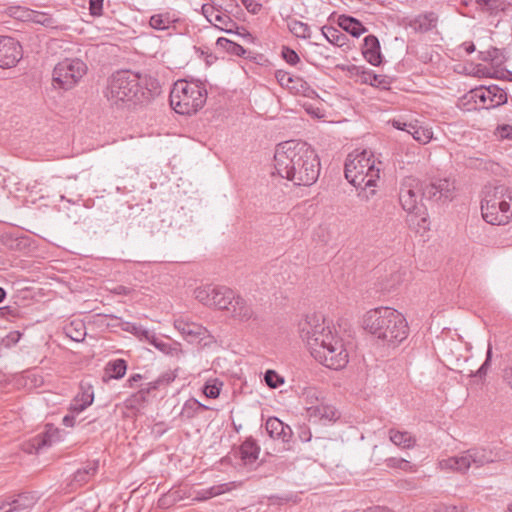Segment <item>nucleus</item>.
Masks as SVG:
<instances>
[{
  "mask_svg": "<svg viewBox=\"0 0 512 512\" xmlns=\"http://www.w3.org/2000/svg\"><path fill=\"white\" fill-rule=\"evenodd\" d=\"M299 334L314 359L324 366L340 370L348 364L349 355L344 340L322 316L307 315L299 322Z\"/></svg>",
  "mask_w": 512,
  "mask_h": 512,
  "instance_id": "f257e3e1",
  "label": "nucleus"
},
{
  "mask_svg": "<svg viewBox=\"0 0 512 512\" xmlns=\"http://www.w3.org/2000/svg\"><path fill=\"white\" fill-rule=\"evenodd\" d=\"M274 167L277 174L297 186H311L320 174V160L306 142L290 140L276 146Z\"/></svg>",
  "mask_w": 512,
  "mask_h": 512,
  "instance_id": "f03ea898",
  "label": "nucleus"
},
{
  "mask_svg": "<svg viewBox=\"0 0 512 512\" xmlns=\"http://www.w3.org/2000/svg\"><path fill=\"white\" fill-rule=\"evenodd\" d=\"M362 323L364 329L382 346L395 348L409 335L406 318L390 307H378L367 311Z\"/></svg>",
  "mask_w": 512,
  "mask_h": 512,
  "instance_id": "7ed1b4c3",
  "label": "nucleus"
},
{
  "mask_svg": "<svg viewBox=\"0 0 512 512\" xmlns=\"http://www.w3.org/2000/svg\"><path fill=\"white\" fill-rule=\"evenodd\" d=\"M344 173L348 182L358 189L361 200L369 201L375 196L380 168L376 166L372 152L362 150L348 154Z\"/></svg>",
  "mask_w": 512,
  "mask_h": 512,
  "instance_id": "20e7f679",
  "label": "nucleus"
},
{
  "mask_svg": "<svg viewBox=\"0 0 512 512\" xmlns=\"http://www.w3.org/2000/svg\"><path fill=\"white\" fill-rule=\"evenodd\" d=\"M105 96L111 105L142 104L149 101L151 91L138 73L121 70L110 77Z\"/></svg>",
  "mask_w": 512,
  "mask_h": 512,
  "instance_id": "39448f33",
  "label": "nucleus"
},
{
  "mask_svg": "<svg viewBox=\"0 0 512 512\" xmlns=\"http://www.w3.org/2000/svg\"><path fill=\"white\" fill-rule=\"evenodd\" d=\"M169 98L170 106L176 113L192 115L205 105L207 89L200 80L181 79L174 83Z\"/></svg>",
  "mask_w": 512,
  "mask_h": 512,
  "instance_id": "423d86ee",
  "label": "nucleus"
},
{
  "mask_svg": "<svg viewBox=\"0 0 512 512\" xmlns=\"http://www.w3.org/2000/svg\"><path fill=\"white\" fill-rule=\"evenodd\" d=\"M483 219L491 225H506L512 220V188L497 185L481 201Z\"/></svg>",
  "mask_w": 512,
  "mask_h": 512,
  "instance_id": "0eeeda50",
  "label": "nucleus"
},
{
  "mask_svg": "<svg viewBox=\"0 0 512 512\" xmlns=\"http://www.w3.org/2000/svg\"><path fill=\"white\" fill-rule=\"evenodd\" d=\"M501 459L498 451L485 446H475L458 455L441 460L439 467L442 470L465 473L471 467L478 469Z\"/></svg>",
  "mask_w": 512,
  "mask_h": 512,
  "instance_id": "6e6552de",
  "label": "nucleus"
},
{
  "mask_svg": "<svg viewBox=\"0 0 512 512\" xmlns=\"http://www.w3.org/2000/svg\"><path fill=\"white\" fill-rule=\"evenodd\" d=\"M507 102V93L497 85L470 90L460 99V106L466 110L491 109Z\"/></svg>",
  "mask_w": 512,
  "mask_h": 512,
  "instance_id": "1a4fd4ad",
  "label": "nucleus"
},
{
  "mask_svg": "<svg viewBox=\"0 0 512 512\" xmlns=\"http://www.w3.org/2000/svg\"><path fill=\"white\" fill-rule=\"evenodd\" d=\"M86 72L87 66L82 60L66 58L53 69V85L63 90H70L77 85Z\"/></svg>",
  "mask_w": 512,
  "mask_h": 512,
  "instance_id": "9d476101",
  "label": "nucleus"
},
{
  "mask_svg": "<svg viewBox=\"0 0 512 512\" xmlns=\"http://www.w3.org/2000/svg\"><path fill=\"white\" fill-rule=\"evenodd\" d=\"M421 190L422 184L416 178L407 177L401 183L399 201L402 208L409 214L421 215Z\"/></svg>",
  "mask_w": 512,
  "mask_h": 512,
  "instance_id": "9b49d317",
  "label": "nucleus"
},
{
  "mask_svg": "<svg viewBox=\"0 0 512 512\" xmlns=\"http://www.w3.org/2000/svg\"><path fill=\"white\" fill-rule=\"evenodd\" d=\"M227 312L230 318L239 323L258 321V314L252 303L236 293L234 294V299L231 301Z\"/></svg>",
  "mask_w": 512,
  "mask_h": 512,
  "instance_id": "f8f14e48",
  "label": "nucleus"
},
{
  "mask_svg": "<svg viewBox=\"0 0 512 512\" xmlns=\"http://www.w3.org/2000/svg\"><path fill=\"white\" fill-rule=\"evenodd\" d=\"M22 58V48L16 40L8 36L0 37V68L14 67Z\"/></svg>",
  "mask_w": 512,
  "mask_h": 512,
  "instance_id": "ddd939ff",
  "label": "nucleus"
},
{
  "mask_svg": "<svg viewBox=\"0 0 512 512\" xmlns=\"http://www.w3.org/2000/svg\"><path fill=\"white\" fill-rule=\"evenodd\" d=\"M174 327L190 343L200 344L210 337L209 331L204 326L190 322L182 317L174 320Z\"/></svg>",
  "mask_w": 512,
  "mask_h": 512,
  "instance_id": "4468645a",
  "label": "nucleus"
},
{
  "mask_svg": "<svg viewBox=\"0 0 512 512\" xmlns=\"http://www.w3.org/2000/svg\"><path fill=\"white\" fill-rule=\"evenodd\" d=\"M201 10L205 18L216 28L226 33H233L234 28H237L236 22L229 15L215 8L212 4H203Z\"/></svg>",
  "mask_w": 512,
  "mask_h": 512,
  "instance_id": "2eb2a0df",
  "label": "nucleus"
},
{
  "mask_svg": "<svg viewBox=\"0 0 512 512\" xmlns=\"http://www.w3.org/2000/svg\"><path fill=\"white\" fill-rule=\"evenodd\" d=\"M38 497L33 492H25L19 494L17 497H7L2 501L0 510L9 507L4 512H23L29 511L37 503Z\"/></svg>",
  "mask_w": 512,
  "mask_h": 512,
  "instance_id": "dca6fc26",
  "label": "nucleus"
},
{
  "mask_svg": "<svg viewBox=\"0 0 512 512\" xmlns=\"http://www.w3.org/2000/svg\"><path fill=\"white\" fill-rule=\"evenodd\" d=\"M265 428L269 436L273 439L281 440L283 443H289L293 436L291 427L282 422L277 417H269Z\"/></svg>",
  "mask_w": 512,
  "mask_h": 512,
  "instance_id": "f3484780",
  "label": "nucleus"
},
{
  "mask_svg": "<svg viewBox=\"0 0 512 512\" xmlns=\"http://www.w3.org/2000/svg\"><path fill=\"white\" fill-rule=\"evenodd\" d=\"M306 411L309 419H314L315 421L319 420L331 422L339 418V413L335 407L328 405L323 401L319 402L318 404L308 406Z\"/></svg>",
  "mask_w": 512,
  "mask_h": 512,
  "instance_id": "a211bd4d",
  "label": "nucleus"
},
{
  "mask_svg": "<svg viewBox=\"0 0 512 512\" xmlns=\"http://www.w3.org/2000/svg\"><path fill=\"white\" fill-rule=\"evenodd\" d=\"M362 55L373 66H379L382 63L380 42L375 35L364 38Z\"/></svg>",
  "mask_w": 512,
  "mask_h": 512,
  "instance_id": "6ab92c4d",
  "label": "nucleus"
},
{
  "mask_svg": "<svg viewBox=\"0 0 512 512\" xmlns=\"http://www.w3.org/2000/svg\"><path fill=\"white\" fill-rule=\"evenodd\" d=\"M176 377H177L176 371H168V372L162 374L156 381L149 383V388H147L146 390L141 389L136 394H134L128 400V402L130 403L129 406L133 407L134 403H136V402L138 403L140 401H145L146 394L151 389H156L161 384H169V383L173 382Z\"/></svg>",
  "mask_w": 512,
  "mask_h": 512,
  "instance_id": "aec40b11",
  "label": "nucleus"
},
{
  "mask_svg": "<svg viewBox=\"0 0 512 512\" xmlns=\"http://www.w3.org/2000/svg\"><path fill=\"white\" fill-rule=\"evenodd\" d=\"M235 487H236L235 482H228V483L214 485V486H211L206 489H201V490H198L195 492L193 501H196V502L206 501L213 497H216V496L222 495L226 492H229L232 489H234Z\"/></svg>",
  "mask_w": 512,
  "mask_h": 512,
  "instance_id": "412c9836",
  "label": "nucleus"
},
{
  "mask_svg": "<svg viewBox=\"0 0 512 512\" xmlns=\"http://www.w3.org/2000/svg\"><path fill=\"white\" fill-rule=\"evenodd\" d=\"M213 308L218 310H226L228 309L231 301L234 299L235 292L226 286H217L213 285Z\"/></svg>",
  "mask_w": 512,
  "mask_h": 512,
  "instance_id": "4be33fe9",
  "label": "nucleus"
},
{
  "mask_svg": "<svg viewBox=\"0 0 512 512\" xmlns=\"http://www.w3.org/2000/svg\"><path fill=\"white\" fill-rule=\"evenodd\" d=\"M260 447L252 438H247L239 448V456L243 464L253 465L259 457Z\"/></svg>",
  "mask_w": 512,
  "mask_h": 512,
  "instance_id": "5701e85b",
  "label": "nucleus"
},
{
  "mask_svg": "<svg viewBox=\"0 0 512 512\" xmlns=\"http://www.w3.org/2000/svg\"><path fill=\"white\" fill-rule=\"evenodd\" d=\"M337 24L353 37H359L367 31V28L356 18L348 15H340Z\"/></svg>",
  "mask_w": 512,
  "mask_h": 512,
  "instance_id": "b1692460",
  "label": "nucleus"
},
{
  "mask_svg": "<svg viewBox=\"0 0 512 512\" xmlns=\"http://www.w3.org/2000/svg\"><path fill=\"white\" fill-rule=\"evenodd\" d=\"M81 393L77 394L70 405L72 412L80 413L93 403L94 392L91 386L81 387Z\"/></svg>",
  "mask_w": 512,
  "mask_h": 512,
  "instance_id": "393cba45",
  "label": "nucleus"
},
{
  "mask_svg": "<svg viewBox=\"0 0 512 512\" xmlns=\"http://www.w3.org/2000/svg\"><path fill=\"white\" fill-rule=\"evenodd\" d=\"M389 438L393 444L404 449L413 448L416 439L407 431H399L396 429L389 430Z\"/></svg>",
  "mask_w": 512,
  "mask_h": 512,
  "instance_id": "a878e982",
  "label": "nucleus"
},
{
  "mask_svg": "<svg viewBox=\"0 0 512 512\" xmlns=\"http://www.w3.org/2000/svg\"><path fill=\"white\" fill-rule=\"evenodd\" d=\"M321 30H322L323 36L331 44H333L337 47H343L344 45H346L348 38L338 28L333 27V26H324V27H322Z\"/></svg>",
  "mask_w": 512,
  "mask_h": 512,
  "instance_id": "bb28decb",
  "label": "nucleus"
},
{
  "mask_svg": "<svg viewBox=\"0 0 512 512\" xmlns=\"http://www.w3.org/2000/svg\"><path fill=\"white\" fill-rule=\"evenodd\" d=\"M437 15L433 12L419 15L413 21V27L417 31L426 32L436 27Z\"/></svg>",
  "mask_w": 512,
  "mask_h": 512,
  "instance_id": "cd10ccee",
  "label": "nucleus"
},
{
  "mask_svg": "<svg viewBox=\"0 0 512 512\" xmlns=\"http://www.w3.org/2000/svg\"><path fill=\"white\" fill-rule=\"evenodd\" d=\"M289 91L295 95H302L308 98H313L316 95V91L308 82L299 76L293 78Z\"/></svg>",
  "mask_w": 512,
  "mask_h": 512,
  "instance_id": "c85d7f7f",
  "label": "nucleus"
},
{
  "mask_svg": "<svg viewBox=\"0 0 512 512\" xmlns=\"http://www.w3.org/2000/svg\"><path fill=\"white\" fill-rule=\"evenodd\" d=\"M127 370V363L124 359H116L107 363L105 372L109 378L120 379Z\"/></svg>",
  "mask_w": 512,
  "mask_h": 512,
  "instance_id": "c756f323",
  "label": "nucleus"
},
{
  "mask_svg": "<svg viewBox=\"0 0 512 512\" xmlns=\"http://www.w3.org/2000/svg\"><path fill=\"white\" fill-rule=\"evenodd\" d=\"M289 31L298 38L308 39L311 37V29L307 23L297 19H290L287 22Z\"/></svg>",
  "mask_w": 512,
  "mask_h": 512,
  "instance_id": "7c9ffc66",
  "label": "nucleus"
},
{
  "mask_svg": "<svg viewBox=\"0 0 512 512\" xmlns=\"http://www.w3.org/2000/svg\"><path fill=\"white\" fill-rule=\"evenodd\" d=\"M480 59L485 62H490L495 67H500L505 62L502 51L496 47H491L487 51L480 52Z\"/></svg>",
  "mask_w": 512,
  "mask_h": 512,
  "instance_id": "2f4dec72",
  "label": "nucleus"
},
{
  "mask_svg": "<svg viewBox=\"0 0 512 512\" xmlns=\"http://www.w3.org/2000/svg\"><path fill=\"white\" fill-rule=\"evenodd\" d=\"M65 333L73 341L80 342L84 340L86 336V328L83 322L72 321L65 327Z\"/></svg>",
  "mask_w": 512,
  "mask_h": 512,
  "instance_id": "473e14b6",
  "label": "nucleus"
},
{
  "mask_svg": "<svg viewBox=\"0 0 512 512\" xmlns=\"http://www.w3.org/2000/svg\"><path fill=\"white\" fill-rule=\"evenodd\" d=\"M409 134L422 144L428 143L433 135L431 129L418 125V122H415L413 126H409Z\"/></svg>",
  "mask_w": 512,
  "mask_h": 512,
  "instance_id": "72a5a7b5",
  "label": "nucleus"
},
{
  "mask_svg": "<svg viewBox=\"0 0 512 512\" xmlns=\"http://www.w3.org/2000/svg\"><path fill=\"white\" fill-rule=\"evenodd\" d=\"M216 45L218 48H221L226 52L236 56H242L246 52V50L241 45L224 37H219L216 41Z\"/></svg>",
  "mask_w": 512,
  "mask_h": 512,
  "instance_id": "f704fd0d",
  "label": "nucleus"
},
{
  "mask_svg": "<svg viewBox=\"0 0 512 512\" xmlns=\"http://www.w3.org/2000/svg\"><path fill=\"white\" fill-rule=\"evenodd\" d=\"M173 20L169 13L154 14L150 17L149 24L155 30H166L170 27Z\"/></svg>",
  "mask_w": 512,
  "mask_h": 512,
  "instance_id": "c9c22d12",
  "label": "nucleus"
},
{
  "mask_svg": "<svg viewBox=\"0 0 512 512\" xmlns=\"http://www.w3.org/2000/svg\"><path fill=\"white\" fill-rule=\"evenodd\" d=\"M439 190L438 199L443 201L451 200L455 189L454 183L448 179H439L436 181Z\"/></svg>",
  "mask_w": 512,
  "mask_h": 512,
  "instance_id": "e433bc0d",
  "label": "nucleus"
},
{
  "mask_svg": "<svg viewBox=\"0 0 512 512\" xmlns=\"http://www.w3.org/2000/svg\"><path fill=\"white\" fill-rule=\"evenodd\" d=\"M208 407L201 404L196 399H189L185 402L183 409H182V415L193 418L195 415H197L202 410H207Z\"/></svg>",
  "mask_w": 512,
  "mask_h": 512,
  "instance_id": "4c0bfd02",
  "label": "nucleus"
},
{
  "mask_svg": "<svg viewBox=\"0 0 512 512\" xmlns=\"http://www.w3.org/2000/svg\"><path fill=\"white\" fill-rule=\"evenodd\" d=\"M96 470H97L96 463L88 464L87 466H85L81 469H78L74 473V481L80 485L84 484L89 480L90 476H92L96 473Z\"/></svg>",
  "mask_w": 512,
  "mask_h": 512,
  "instance_id": "58836bf2",
  "label": "nucleus"
},
{
  "mask_svg": "<svg viewBox=\"0 0 512 512\" xmlns=\"http://www.w3.org/2000/svg\"><path fill=\"white\" fill-rule=\"evenodd\" d=\"M30 20L36 24L43 25L45 27H55V19L46 12L33 11L30 15Z\"/></svg>",
  "mask_w": 512,
  "mask_h": 512,
  "instance_id": "ea45409f",
  "label": "nucleus"
},
{
  "mask_svg": "<svg viewBox=\"0 0 512 512\" xmlns=\"http://www.w3.org/2000/svg\"><path fill=\"white\" fill-rule=\"evenodd\" d=\"M386 465L389 468H397L406 472H415V465L410 464L409 461L403 458L390 457L386 459Z\"/></svg>",
  "mask_w": 512,
  "mask_h": 512,
  "instance_id": "a19ab883",
  "label": "nucleus"
},
{
  "mask_svg": "<svg viewBox=\"0 0 512 512\" xmlns=\"http://www.w3.org/2000/svg\"><path fill=\"white\" fill-rule=\"evenodd\" d=\"M265 383L270 388H278L284 383V378L274 370H267L264 375Z\"/></svg>",
  "mask_w": 512,
  "mask_h": 512,
  "instance_id": "79ce46f5",
  "label": "nucleus"
},
{
  "mask_svg": "<svg viewBox=\"0 0 512 512\" xmlns=\"http://www.w3.org/2000/svg\"><path fill=\"white\" fill-rule=\"evenodd\" d=\"M212 288H213V285L197 287L194 290L195 299L198 300L204 306H206L207 300H209L208 299L209 293H213Z\"/></svg>",
  "mask_w": 512,
  "mask_h": 512,
  "instance_id": "37998d69",
  "label": "nucleus"
},
{
  "mask_svg": "<svg viewBox=\"0 0 512 512\" xmlns=\"http://www.w3.org/2000/svg\"><path fill=\"white\" fill-rule=\"evenodd\" d=\"M320 396L321 392L312 387L305 389L303 392V398L307 404H310V406L321 402L322 400L320 399Z\"/></svg>",
  "mask_w": 512,
  "mask_h": 512,
  "instance_id": "c03bdc74",
  "label": "nucleus"
},
{
  "mask_svg": "<svg viewBox=\"0 0 512 512\" xmlns=\"http://www.w3.org/2000/svg\"><path fill=\"white\" fill-rule=\"evenodd\" d=\"M439 190L437 188L436 181L430 182L429 184L425 185V187L422 186L421 195L422 197H425L427 199H433L436 201H440L441 199H438Z\"/></svg>",
  "mask_w": 512,
  "mask_h": 512,
  "instance_id": "a18cd8bd",
  "label": "nucleus"
},
{
  "mask_svg": "<svg viewBox=\"0 0 512 512\" xmlns=\"http://www.w3.org/2000/svg\"><path fill=\"white\" fill-rule=\"evenodd\" d=\"M275 77L278 81V83L282 86V87H285L287 88L288 90L290 89V86L293 82V78L295 77L294 75L290 74L289 72L287 71H284V70H277L275 72Z\"/></svg>",
  "mask_w": 512,
  "mask_h": 512,
  "instance_id": "49530a36",
  "label": "nucleus"
},
{
  "mask_svg": "<svg viewBox=\"0 0 512 512\" xmlns=\"http://www.w3.org/2000/svg\"><path fill=\"white\" fill-rule=\"evenodd\" d=\"M221 385V383H218L216 381L214 383L207 382L203 388V393L208 398L215 399L220 394Z\"/></svg>",
  "mask_w": 512,
  "mask_h": 512,
  "instance_id": "de8ad7c7",
  "label": "nucleus"
},
{
  "mask_svg": "<svg viewBox=\"0 0 512 512\" xmlns=\"http://www.w3.org/2000/svg\"><path fill=\"white\" fill-rule=\"evenodd\" d=\"M491 358H492V346H491V344H489L487 353H486V359H485L484 363L481 365V367L475 372L474 376H477L480 378L486 376L489 366H490V363H491Z\"/></svg>",
  "mask_w": 512,
  "mask_h": 512,
  "instance_id": "09e8293b",
  "label": "nucleus"
},
{
  "mask_svg": "<svg viewBox=\"0 0 512 512\" xmlns=\"http://www.w3.org/2000/svg\"><path fill=\"white\" fill-rule=\"evenodd\" d=\"M315 237L322 244H327L331 240V232L329 227L320 225L315 231Z\"/></svg>",
  "mask_w": 512,
  "mask_h": 512,
  "instance_id": "8fccbe9b",
  "label": "nucleus"
},
{
  "mask_svg": "<svg viewBox=\"0 0 512 512\" xmlns=\"http://www.w3.org/2000/svg\"><path fill=\"white\" fill-rule=\"evenodd\" d=\"M375 78V80H372L371 86L381 89H389L392 83V79L389 76L375 73Z\"/></svg>",
  "mask_w": 512,
  "mask_h": 512,
  "instance_id": "3c124183",
  "label": "nucleus"
},
{
  "mask_svg": "<svg viewBox=\"0 0 512 512\" xmlns=\"http://www.w3.org/2000/svg\"><path fill=\"white\" fill-rule=\"evenodd\" d=\"M282 56L284 60L290 65H295L300 61L298 54L293 49L288 47H283Z\"/></svg>",
  "mask_w": 512,
  "mask_h": 512,
  "instance_id": "603ef678",
  "label": "nucleus"
},
{
  "mask_svg": "<svg viewBox=\"0 0 512 512\" xmlns=\"http://www.w3.org/2000/svg\"><path fill=\"white\" fill-rule=\"evenodd\" d=\"M478 5L482 7L483 10L488 11L490 13H494L499 9L498 0H475Z\"/></svg>",
  "mask_w": 512,
  "mask_h": 512,
  "instance_id": "864d4df0",
  "label": "nucleus"
},
{
  "mask_svg": "<svg viewBox=\"0 0 512 512\" xmlns=\"http://www.w3.org/2000/svg\"><path fill=\"white\" fill-rule=\"evenodd\" d=\"M104 0H90L89 10L92 16L99 17L103 13Z\"/></svg>",
  "mask_w": 512,
  "mask_h": 512,
  "instance_id": "5fc2aeb1",
  "label": "nucleus"
},
{
  "mask_svg": "<svg viewBox=\"0 0 512 512\" xmlns=\"http://www.w3.org/2000/svg\"><path fill=\"white\" fill-rule=\"evenodd\" d=\"M241 3L252 14H257L262 8L256 0H241Z\"/></svg>",
  "mask_w": 512,
  "mask_h": 512,
  "instance_id": "6e6d98bb",
  "label": "nucleus"
},
{
  "mask_svg": "<svg viewBox=\"0 0 512 512\" xmlns=\"http://www.w3.org/2000/svg\"><path fill=\"white\" fill-rule=\"evenodd\" d=\"M375 79H376L375 73L370 69L364 68V70L362 71L361 76L359 78V81L362 84L371 85L372 80H375Z\"/></svg>",
  "mask_w": 512,
  "mask_h": 512,
  "instance_id": "4d7b16f0",
  "label": "nucleus"
},
{
  "mask_svg": "<svg viewBox=\"0 0 512 512\" xmlns=\"http://www.w3.org/2000/svg\"><path fill=\"white\" fill-rule=\"evenodd\" d=\"M150 343L153 344L160 351L169 354L171 352V346L168 343H165L155 336H152Z\"/></svg>",
  "mask_w": 512,
  "mask_h": 512,
  "instance_id": "13d9d810",
  "label": "nucleus"
},
{
  "mask_svg": "<svg viewBox=\"0 0 512 512\" xmlns=\"http://www.w3.org/2000/svg\"><path fill=\"white\" fill-rule=\"evenodd\" d=\"M364 66H358V65H348L346 67L342 66L341 69L347 71L351 76L358 77V79L361 76L362 71L364 70Z\"/></svg>",
  "mask_w": 512,
  "mask_h": 512,
  "instance_id": "bf43d9fd",
  "label": "nucleus"
},
{
  "mask_svg": "<svg viewBox=\"0 0 512 512\" xmlns=\"http://www.w3.org/2000/svg\"><path fill=\"white\" fill-rule=\"evenodd\" d=\"M78 414L79 413L77 412H72L71 409L69 408V414L65 415L62 419L63 425L66 427H73L75 425L76 415Z\"/></svg>",
  "mask_w": 512,
  "mask_h": 512,
  "instance_id": "052dcab7",
  "label": "nucleus"
},
{
  "mask_svg": "<svg viewBox=\"0 0 512 512\" xmlns=\"http://www.w3.org/2000/svg\"><path fill=\"white\" fill-rule=\"evenodd\" d=\"M415 122H403L401 120H393L392 125L394 128L402 131H406L409 134V126H413Z\"/></svg>",
  "mask_w": 512,
  "mask_h": 512,
  "instance_id": "680f3d73",
  "label": "nucleus"
},
{
  "mask_svg": "<svg viewBox=\"0 0 512 512\" xmlns=\"http://www.w3.org/2000/svg\"><path fill=\"white\" fill-rule=\"evenodd\" d=\"M499 134L501 138L504 139H512V126L510 125H503L499 127Z\"/></svg>",
  "mask_w": 512,
  "mask_h": 512,
  "instance_id": "e2e57ef3",
  "label": "nucleus"
},
{
  "mask_svg": "<svg viewBox=\"0 0 512 512\" xmlns=\"http://www.w3.org/2000/svg\"><path fill=\"white\" fill-rule=\"evenodd\" d=\"M176 493H177V492H174V493H171V494H169V495L164 496L163 498H161V499L159 500V505H160V506H165V505H167V504H172L173 502H175L177 498H176L174 495H175Z\"/></svg>",
  "mask_w": 512,
  "mask_h": 512,
  "instance_id": "0e129e2a",
  "label": "nucleus"
},
{
  "mask_svg": "<svg viewBox=\"0 0 512 512\" xmlns=\"http://www.w3.org/2000/svg\"><path fill=\"white\" fill-rule=\"evenodd\" d=\"M435 512H458L455 506H440L435 510Z\"/></svg>",
  "mask_w": 512,
  "mask_h": 512,
  "instance_id": "69168bd1",
  "label": "nucleus"
},
{
  "mask_svg": "<svg viewBox=\"0 0 512 512\" xmlns=\"http://www.w3.org/2000/svg\"><path fill=\"white\" fill-rule=\"evenodd\" d=\"M365 512H391V511L385 507L376 506V507L367 509Z\"/></svg>",
  "mask_w": 512,
  "mask_h": 512,
  "instance_id": "338daca9",
  "label": "nucleus"
},
{
  "mask_svg": "<svg viewBox=\"0 0 512 512\" xmlns=\"http://www.w3.org/2000/svg\"><path fill=\"white\" fill-rule=\"evenodd\" d=\"M504 378L509 384V386L512 388V368L505 371Z\"/></svg>",
  "mask_w": 512,
  "mask_h": 512,
  "instance_id": "774afa93",
  "label": "nucleus"
}]
</instances>
